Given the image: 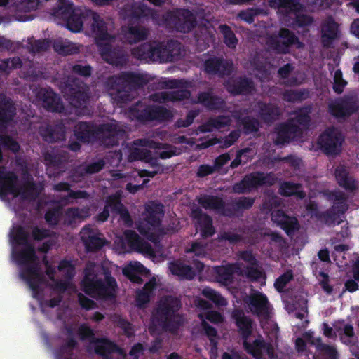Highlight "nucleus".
I'll return each instance as SVG.
<instances>
[{
  "instance_id": "42",
  "label": "nucleus",
  "mask_w": 359,
  "mask_h": 359,
  "mask_svg": "<svg viewBox=\"0 0 359 359\" xmlns=\"http://www.w3.org/2000/svg\"><path fill=\"white\" fill-rule=\"evenodd\" d=\"M338 27L336 22L329 20L324 26L321 41L324 47L329 48L337 37Z\"/></svg>"
},
{
  "instance_id": "1",
  "label": "nucleus",
  "mask_w": 359,
  "mask_h": 359,
  "mask_svg": "<svg viewBox=\"0 0 359 359\" xmlns=\"http://www.w3.org/2000/svg\"><path fill=\"white\" fill-rule=\"evenodd\" d=\"M74 135L83 143L99 141L107 147H113L119 144V138L125 134V130L118 124L111 122L99 125L93 122L80 121L74 126Z\"/></svg>"
},
{
  "instance_id": "61",
  "label": "nucleus",
  "mask_w": 359,
  "mask_h": 359,
  "mask_svg": "<svg viewBox=\"0 0 359 359\" xmlns=\"http://www.w3.org/2000/svg\"><path fill=\"white\" fill-rule=\"evenodd\" d=\"M55 50L60 55H70L76 54L79 51V48L73 43H56L54 46Z\"/></svg>"
},
{
  "instance_id": "2",
  "label": "nucleus",
  "mask_w": 359,
  "mask_h": 359,
  "mask_svg": "<svg viewBox=\"0 0 359 359\" xmlns=\"http://www.w3.org/2000/svg\"><path fill=\"white\" fill-rule=\"evenodd\" d=\"M148 82V79L144 74L123 71L109 76L104 86L114 102L122 104L132 101V92L144 87Z\"/></svg>"
},
{
  "instance_id": "44",
  "label": "nucleus",
  "mask_w": 359,
  "mask_h": 359,
  "mask_svg": "<svg viewBox=\"0 0 359 359\" xmlns=\"http://www.w3.org/2000/svg\"><path fill=\"white\" fill-rule=\"evenodd\" d=\"M302 184L292 182H284L280 186L279 193L283 196H296L299 198H304L306 196L305 192L301 189Z\"/></svg>"
},
{
  "instance_id": "49",
  "label": "nucleus",
  "mask_w": 359,
  "mask_h": 359,
  "mask_svg": "<svg viewBox=\"0 0 359 359\" xmlns=\"http://www.w3.org/2000/svg\"><path fill=\"white\" fill-rule=\"evenodd\" d=\"M151 121L164 122L172 118L173 114L170 109L163 106L150 105Z\"/></svg>"
},
{
  "instance_id": "27",
  "label": "nucleus",
  "mask_w": 359,
  "mask_h": 359,
  "mask_svg": "<svg viewBox=\"0 0 359 359\" xmlns=\"http://www.w3.org/2000/svg\"><path fill=\"white\" fill-rule=\"evenodd\" d=\"M15 107L11 98L0 94V132H4L15 117Z\"/></svg>"
},
{
  "instance_id": "14",
  "label": "nucleus",
  "mask_w": 359,
  "mask_h": 359,
  "mask_svg": "<svg viewBox=\"0 0 359 359\" xmlns=\"http://www.w3.org/2000/svg\"><path fill=\"white\" fill-rule=\"evenodd\" d=\"M69 154L63 149L52 150L43 153L46 171L50 177H58L68 162Z\"/></svg>"
},
{
  "instance_id": "59",
  "label": "nucleus",
  "mask_w": 359,
  "mask_h": 359,
  "mask_svg": "<svg viewBox=\"0 0 359 359\" xmlns=\"http://www.w3.org/2000/svg\"><path fill=\"white\" fill-rule=\"evenodd\" d=\"M256 266H247L244 270L245 277L252 283L259 282L261 280L264 281L266 279L265 273L255 267Z\"/></svg>"
},
{
  "instance_id": "48",
  "label": "nucleus",
  "mask_w": 359,
  "mask_h": 359,
  "mask_svg": "<svg viewBox=\"0 0 359 359\" xmlns=\"http://www.w3.org/2000/svg\"><path fill=\"white\" fill-rule=\"evenodd\" d=\"M76 9L73 3L69 0H57V6L53 9V14L65 20Z\"/></svg>"
},
{
  "instance_id": "26",
  "label": "nucleus",
  "mask_w": 359,
  "mask_h": 359,
  "mask_svg": "<svg viewBox=\"0 0 359 359\" xmlns=\"http://www.w3.org/2000/svg\"><path fill=\"white\" fill-rule=\"evenodd\" d=\"M226 90L233 95L251 94L255 90L254 82L246 76H239L226 82Z\"/></svg>"
},
{
  "instance_id": "10",
  "label": "nucleus",
  "mask_w": 359,
  "mask_h": 359,
  "mask_svg": "<svg viewBox=\"0 0 359 359\" xmlns=\"http://www.w3.org/2000/svg\"><path fill=\"white\" fill-rule=\"evenodd\" d=\"M63 93L69 103L76 108L85 107L89 100L88 87L78 78L68 77Z\"/></svg>"
},
{
  "instance_id": "3",
  "label": "nucleus",
  "mask_w": 359,
  "mask_h": 359,
  "mask_svg": "<svg viewBox=\"0 0 359 359\" xmlns=\"http://www.w3.org/2000/svg\"><path fill=\"white\" fill-rule=\"evenodd\" d=\"M181 43L177 40H168L166 43L146 42L132 50L133 55L140 60H149L161 63L172 62L180 55Z\"/></svg>"
},
{
  "instance_id": "28",
  "label": "nucleus",
  "mask_w": 359,
  "mask_h": 359,
  "mask_svg": "<svg viewBox=\"0 0 359 359\" xmlns=\"http://www.w3.org/2000/svg\"><path fill=\"white\" fill-rule=\"evenodd\" d=\"M38 96L42 101L43 108L48 111L60 112L64 109L60 97L50 88H41Z\"/></svg>"
},
{
  "instance_id": "50",
  "label": "nucleus",
  "mask_w": 359,
  "mask_h": 359,
  "mask_svg": "<svg viewBox=\"0 0 359 359\" xmlns=\"http://www.w3.org/2000/svg\"><path fill=\"white\" fill-rule=\"evenodd\" d=\"M218 282L229 285L233 282L235 266L233 265L221 266L215 269Z\"/></svg>"
},
{
  "instance_id": "21",
  "label": "nucleus",
  "mask_w": 359,
  "mask_h": 359,
  "mask_svg": "<svg viewBox=\"0 0 359 359\" xmlns=\"http://www.w3.org/2000/svg\"><path fill=\"white\" fill-rule=\"evenodd\" d=\"M191 216L196 221L203 238H210L215 234V229L212 217L208 214L204 213L199 207L191 209Z\"/></svg>"
},
{
  "instance_id": "37",
  "label": "nucleus",
  "mask_w": 359,
  "mask_h": 359,
  "mask_svg": "<svg viewBox=\"0 0 359 359\" xmlns=\"http://www.w3.org/2000/svg\"><path fill=\"white\" fill-rule=\"evenodd\" d=\"M70 188L71 185L66 182H60L53 186V190L55 191H68V194L61 198L60 201L63 204L66 205L72 203V201H70V199L87 198L88 197V194L86 191H74Z\"/></svg>"
},
{
  "instance_id": "5",
  "label": "nucleus",
  "mask_w": 359,
  "mask_h": 359,
  "mask_svg": "<svg viewBox=\"0 0 359 359\" xmlns=\"http://www.w3.org/2000/svg\"><path fill=\"white\" fill-rule=\"evenodd\" d=\"M93 263H88L84 269V276L81 282L82 290L95 299L111 301L116 297L118 285H109L108 282L98 278Z\"/></svg>"
},
{
  "instance_id": "63",
  "label": "nucleus",
  "mask_w": 359,
  "mask_h": 359,
  "mask_svg": "<svg viewBox=\"0 0 359 359\" xmlns=\"http://www.w3.org/2000/svg\"><path fill=\"white\" fill-rule=\"evenodd\" d=\"M77 332L79 339L81 341L88 340L90 344H93L95 341V339H97L95 337L94 330L89 325L85 323L81 324L79 327Z\"/></svg>"
},
{
  "instance_id": "18",
  "label": "nucleus",
  "mask_w": 359,
  "mask_h": 359,
  "mask_svg": "<svg viewBox=\"0 0 359 359\" xmlns=\"http://www.w3.org/2000/svg\"><path fill=\"white\" fill-rule=\"evenodd\" d=\"M38 132L43 141L48 143L62 141L66 137V126L62 121L53 123H43L39 127Z\"/></svg>"
},
{
  "instance_id": "55",
  "label": "nucleus",
  "mask_w": 359,
  "mask_h": 359,
  "mask_svg": "<svg viewBox=\"0 0 359 359\" xmlns=\"http://www.w3.org/2000/svg\"><path fill=\"white\" fill-rule=\"evenodd\" d=\"M316 217L327 226L334 225L335 224H339L340 223L338 220L341 216L331 208L325 211L319 212Z\"/></svg>"
},
{
  "instance_id": "39",
  "label": "nucleus",
  "mask_w": 359,
  "mask_h": 359,
  "mask_svg": "<svg viewBox=\"0 0 359 359\" xmlns=\"http://www.w3.org/2000/svg\"><path fill=\"white\" fill-rule=\"evenodd\" d=\"M89 10H82L76 8L72 14L69 15L65 21L67 24L68 29L73 32H79L83 29V20L86 18L90 17V14H87Z\"/></svg>"
},
{
  "instance_id": "17",
  "label": "nucleus",
  "mask_w": 359,
  "mask_h": 359,
  "mask_svg": "<svg viewBox=\"0 0 359 359\" xmlns=\"http://www.w3.org/2000/svg\"><path fill=\"white\" fill-rule=\"evenodd\" d=\"M302 128L288 119L276 128V137L274 142L276 145H284L302 137Z\"/></svg>"
},
{
  "instance_id": "45",
  "label": "nucleus",
  "mask_w": 359,
  "mask_h": 359,
  "mask_svg": "<svg viewBox=\"0 0 359 359\" xmlns=\"http://www.w3.org/2000/svg\"><path fill=\"white\" fill-rule=\"evenodd\" d=\"M309 96L310 92L306 88L299 90L287 89L283 93V100L291 103L301 102L308 99Z\"/></svg>"
},
{
  "instance_id": "62",
  "label": "nucleus",
  "mask_w": 359,
  "mask_h": 359,
  "mask_svg": "<svg viewBox=\"0 0 359 359\" xmlns=\"http://www.w3.org/2000/svg\"><path fill=\"white\" fill-rule=\"evenodd\" d=\"M62 215V209L60 207L49 208L44 215L46 222L50 226H56L58 224Z\"/></svg>"
},
{
  "instance_id": "52",
  "label": "nucleus",
  "mask_w": 359,
  "mask_h": 359,
  "mask_svg": "<svg viewBox=\"0 0 359 359\" xmlns=\"http://www.w3.org/2000/svg\"><path fill=\"white\" fill-rule=\"evenodd\" d=\"M90 216V209L88 208H69L65 212V217L67 223L72 224L77 219H84Z\"/></svg>"
},
{
  "instance_id": "40",
  "label": "nucleus",
  "mask_w": 359,
  "mask_h": 359,
  "mask_svg": "<svg viewBox=\"0 0 359 359\" xmlns=\"http://www.w3.org/2000/svg\"><path fill=\"white\" fill-rule=\"evenodd\" d=\"M169 270L172 274L178 276L182 280H192L196 275L191 266L179 260L170 262Z\"/></svg>"
},
{
  "instance_id": "25",
  "label": "nucleus",
  "mask_w": 359,
  "mask_h": 359,
  "mask_svg": "<svg viewBox=\"0 0 359 359\" xmlns=\"http://www.w3.org/2000/svg\"><path fill=\"white\" fill-rule=\"evenodd\" d=\"M26 268L20 273V277L25 280L30 289L36 292L39 291V285L43 280V276L40 272L39 264L36 262L25 264Z\"/></svg>"
},
{
  "instance_id": "33",
  "label": "nucleus",
  "mask_w": 359,
  "mask_h": 359,
  "mask_svg": "<svg viewBox=\"0 0 359 359\" xmlns=\"http://www.w3.org/2000/svg\"><path fill=\"white\" fill-rule=\"evenodd\" d=\"M257 107L259 116L265 123H272L278 120L280 116L279 107L271 103L259 101Z\"/></svg>"
},
{
  "instance_id": "43",
  "label": "nucleus",
  "mask_w": 359,
  "mask_h": 359,
  "mask_svg": "<svg viewBox=\"0 0 359 359\" xmlns=\"http://www.w3.org/2000/svg\"><path fill=\"white\" fill-rule=\"evenodd\" d=\"M125 36L128 43H136L147 38L148 30L142 26H130L127 28Z\"/></svg>"
},
{
  "instance_id": "58",
  "label": "nucleus",
  "mask_w": 359,
  "mask_h": 359,
  "mask_svg": "<svg viewBox=\"0 0 359 359\" xmlns=\"http://www.w3.org/2000/svg\"><path fill=\"white\" fill-rule=\"evenodd\" d=\"M271 6L289 9L291 11H299L301 4L298 0H269Z\"/></svg>"
},
{
  "instance_id": "23",
  "label": "nucleus",
  "mask_w": 359,
  "mask_h": 359,
  "mask_svg": "<svg viewBox=\"0 0 359 359\" xmlns=\"http://www.w3.org/2000/svg\"><path fill=\"white\" fill-rule=\"evenodd\" d=\"M87 14H90L93 19L92 32L95 34V40L96 45L105 41H113L116 39L114 35L108 32L106 22L100 17V15L93 11H88Z\"/></svg>"
},
{
  "instance_id": "53",
  "label": "nucleus",
  "mask_w": 359,
  "mask_h": 359,
  "mask_svg": "<svg viewBox=\"0 0 359 359\" xmlns=\"http://www.w3.org/2000/svg\"><path fill=\"white\" fill-rule=\"evenodd\" d=\"M219 30L223 36L224 43L229 48H235L238 40L231 27L224 24L219 26Z\"/></svg>"
},
{
  "instance_id": "60",
  "label": "nucleus",
  "mask_w": 359,
  "mask_h": 359,
  "mask_svg": "<svg viewBox=\"0 0 359 359\" xmlns=\"http://www.w3.org/2000/svg\"><path fill=\"white\" fill-rule=\"evenodd\" d=\"M29 233L25 230L22 226H18L12 233L11 239L13 243L19 245H25L29 244L28 242Z\"/></svg>"
},
{
  "instance_id": "7",
  "label": "nucleus",
  "mask_w": 359,
  "mask_h": 359,
  "mask_svg": "<svg viewBox=\"0 0 359 359\" xmlns=\"http://www.w3.org/2000/svg\"><path fill=\"white\" fill-rule=\"evenodd\" d=\"M163 24L179 32L188 33L196 26V19L188 8L168 11L163 15Z\"/></svg>"
},
{
  "instance_id": "47",
  "label": "nucleus",
  "mask_w": 359,
  "mask_h": 359,
  "mask_svg": "<svg viewBox=\"0 0 359 359\" xmlns=\"http://www.w3.org/2000/svg\"><path fill=\"white\" fill-rule=\"evenodd\" d=\"M124 236L127 244L131 249L141 250L143 248H149V244L144 241L141 237L133 230H126Z\"/></svg>"
},
{
  "instance_id": "15",
  "label": "nucleus",
  "mask_w": 359,
  "mask_h": 359,
  "mask_svg": "<svg viewBox=\"0 0 359 359\" xmlns=\"http://www.w3.org/2000/svg\"><path fill=\"white\" fill-rule=\"evenodd\" d=\"M244 350L255 359H263L265 353L269 359H275L277 355L275 353L273 346L270 342H266L262 337L259 336L252 343L248 340L243 341Z\"/></svg>"
},
{
  "instance_id": "51",
  "label": "nucleus",
  "mask_w": 359,
  "mask_h": 359,
  "mask_svg": "<svg viewBox=\"0 0 359 359\" xmlns=\"http://www.w3.org/2000/svg\"><path fill=\"white\" fill-rule=\"evenodd\" d=\"M255 203V198L252 197L241 196L236 198L232 202L233 216L235 213L242 214L244 210L250 209Z\"/></svg>"
},
{
  "instance_id": "6",
  "label": "nucleus",
  "mask_w": 359,
  "mask_h": 359,
  "mask_svg": "<svg viewBox=\"0 0 359 359\" xmlns=\"http://www.w3.org/2000/svg\"><path fill=\"white\" fill-rule=\"evenodd\" d=\"M164 213V206L162 203L151 201L146 204L144 212L142 214L144 222L137 226L140 233L148 240L154 242L156 236L153 230L161 226Z\"/></svg>"
},
{
  "instance_id": "4",
  "label": "nucleus",
  "mask_w": 359,
  "mask_h": 359,
  "mask_svg": "<svg viewBox=\"0 0 359 359\" xmlns=\"http://www.w3.org/2000/svg\"><path fill=\"white\" fill-rule=\"evenodd\" d=\"M181 307L180 298L172 295L165 296L159 301L153 313L154 318L163 330L176 333L184 322L179 313Z\"/></svg>"
},
{
  "instance_id": "9",
  "label": "nucleus",
  "mask_w": 359,
  "mask_h": 359,
  "mask_svg": "<svg viewBox=\"0 0 359 359\" xmlns=\"http://www.w3.org/2000/svg\"><path fill=\"white\" fill-rule=\"evenodd\" d=\"M34 188V182H28L23 191H21L18 187V175L13 171L0 169V198L2 200H4L8 194H12L14 197L21 195L26 198L27 196L30 195Z\"/></svg>"
},
{
  "instance_id": "29",
  "label": "nucleus",
  "mask_w": 359,
  "mask_h": 359,
  "mask_svg": "<svg viewBox=\"0 0 359 359\" xmlns=\"http://www.w3.org/2000/svg\"><path fill=\"white\" fill-rule=\"evenodd\" d=\"M231 318L238 327L242 341L248 340L252 333V320L245 316L244 311L240 309H234L231 313Z\"/></svg>"
},
{
  "instance_id": "16",
  "label": "nucleus",
  "mask_w": 359,
  "mask_h": 359,
  "mask_svg": "<svg viewBox=\"0 0 359 359\" xmlns=\"http://www.w3.org/2000/svg\"><path fill=\"white\" fill-rule=\"evenodd\" d=\"M250 311L258 317L268 318L270 314V302L262 292L255 291L245 299Z\"/></svg>"
},
{
  "instance_id": "64",
  "label": "nucleus",
  "mask_w": 359,
  "mask_h": 359,
  "mask_svg": "<svg viewBox=\"0 0 359 359\" xmlns=\"http://www.w3.org/2000/svg\"><path fill=\"white\" fill-rule=\"evenodd\" d=\"M202 294L218 306L226 305V300L221 294L210 287L204 288Z\"/></svg>"
},
{
  "instance_id": "32",
  "label": "nucleus",
  "mask_w": 359,
  "mask_h": 359,
  "mask_svg": "<svg viewBox=\"0 0 359 359\" xmlns=\"http://www.w3.org/2000/svg\"><path fill=\"white\" fill-rule=\"evenodd\" d=\"M233 118L236 120V126L245 135L251 133H256L259 129V121L252 116H243L240 111H235Z\"/></svg>"
},
{
  "instance_id": "22",
  "label": "nucleus",
  "mask_w": 359,
  "mask_h": 359,
  "mask_svg": "<svg viewBox=\"0 0 359 359\" xmlns=\"http://www.w3.org/2000/svg\"><path fill=\"white\" fill-rule=\"evenodd\" d=\"M123 11L129 22H142L149 17H154V11L143 4L134 3L126 5Z\"/></svg>"
},
{
  "instance_id": "35",
  "label": "nucleus",
  "mask_w": 359,
  "mask_h": 359,
  "mask_svg": "<svg viewBox=\"0 0 359 359\" xmlns=\"http://www.w3.org/2000/svg\"><path fill=\"white\" fill-rule=\"evenodd\" d=\"M312 105L306 104L291 111L290 114L294 115L289 119L294 123L299 126L302 130L307 129L311 123L310 114L312 112Z\"/></svg>"
},
{
  "instance_id": "34",
  "label": "nucleus",
  "mask_w": 359,
  "mask_h": 359,
  "mask_svg": "<svg viewBox=\"0 0 359 359\" xmlns=\"http://www.w3.org/2000/svg\"><path fill=\"white\" fill-rule=\"evenodd\" d=\"M197 100L198 103L210 111L221 109L225 104L223 99L217 95H214L210 91L198 93Z\"/></svg>"
},
{
  "instance_id": "31",
  "label": "nucleus",
  "mask_w": 359,
  "mask_h": 359,
  "mask_svg": "<svg viewBox=\"0 0 359 359\" xmlns=\"http://www.w3.org/2000/svg\"><path fill=\"white\" fill-rule=\"evenodd\" d=\"M334 177L337 184L344 190L353 192L358 189L357 181L349 173L346 166L340 165L334 170Z\"/></svg>"
},
{
  "instance_id": "12",
  "label": "nucleus",
  "mask_w": 359,
  "mask_h": 359,
  "mask_svg": "<svg viewBox=\"0 0 359 359\" xmlns=\"http://www.w3.org/2000/svg\"><path fill=\"white\" fill-rule=\"evenodd\" d=\"M344 141V137L341 133L332 126L327 128L320 134L318 144L325 154L334 156L341 152Z\"/></svg>"
},
{
  "instance_id": "8",
  "label": "nucleus",
  "mask_w": 359,
  "mask_h": 359,
  "mask_svg": "<svg viewBox=\"0 0 359 359\" xmlns=\"http://www.w3.org/2000/svg\"><path fill=\"white\" fill-rule=\"evenodd\" d=\"M267 45L277 54H288L291 49L296 46L297 48L303 47V43L292 30L282 27L277 34L270 35L267 39Z\"/></svg>"
},
{
  "instance_id": "38",
  "label": "nucleus",
  "mask_w": 359,
  "mask_h": 359,
  "mask_svg": "<svg viewBox=\"0 0 359 359\" xmlns=\"http://www.w3.org/2000/svg\"><path fill=\"white\" fill-rule=\"evenodd\" d=\"M12 255L19 265H25L38 261L34 247L31 243L24 245V248L19 251H13Z\"/></svg>"
},
{
  "instance_id": "11",
  "label": "nucleus",
  "mask_w": 359,
  "mask_h": 359,
  "mask_svg": "<svg viewBox=\"0 0 359 359\" xmlns=\"http://www.w3.org/2000/svg\"><path fill=\"white\" fill-rule=\"evenodd\" d=\"M358 109L356 99L345 95L337 97L327 104V112L338 121H344L355 114Z\"/></svg>"
},
{
  "instance_id": "13",
  "label": "nucleus",
  "mask_w": 359,
  "mask_h": 359,
  "mask_svg": "<svg viewBox=\"0 0 359 359\" xmlns=\"http://www.w3.org/2000/svg\"><path fill=\"white\" fill-rule=\"evenodd\" d=\"M113 41H105L97 44V49L102 58L108 64L114 66L125 65L128 60V55L122 46L114 45Z\"/></svg>"
},
{
  "instance_id": "20",
  "label": "nucleus",
  "mask_w": 359,
  "mask_h": 359,
  "mask_svg": "<svg viewBox=\"0 0 359 359\" xmlns=\"http://www.w3.org/2000/svg\"><path fill=\"white\" fill-rule=\"evenodd\" d=\"M203 69L208 74L223 76L230 75L233 67L231 62L222 57H212L205 60Z\"/></svg>"
},
{
  "instance_id": "46",
  "label": "nucleus",
  "mask_w": 359,
  "mask_h": 359,
  "mask_svg": "<svg viewBox=\"0 0 359 359\" xmlns=\"http://www.w3.org/2000/svg\"><path fill=\"white\" fill-rule=\"evenodd\" d=\"M250 182L252 189L257 188L263 185H272L273 178L270 174H264L262 172H252L245 175Z\"/></svg>"
},
{
  "instance_id": "41",
  "label": "nucleus",
  "mask_w": 359,
  "mask_h": 359,
  "mask_svg": "<svg viewBox=\"0 0 359 359\" xmlns=\"http://www.w3.org/2000/svg\"><path fill=\"white\" fill-rule=\"evenodd\" d=\"M93 344L95 353L104 358L118 351L117 344L107 338H97Z\"/></svg>"
},
{
  "instance_id": "30",
  "label": "nucleus",
  "mask_w": 359,
  "mask_h": 359,
  "mask_svg": "<svg viewBox=\"0 0 359 359\" xmlns=\"http://www.w3.org/2000/svg\"><path fill=\"white\" fill-rule=\"evenodd\" d=\"M197 202L205 210H217L227 217H232L233 212L230 208H225L223 199L217 196L201 195L197 198Z\"/></svg>"
},
{
  "instance_id": "36",
  "label": "nucleus",
  "mask_w": 359,
  "mask_h": 359,
  "mask_svg": "<svg viewBox=\"0 0 359 359\" xmlns=\"http://www.w3.org/2000/svg\"><path fill=\"white\" fill-rule=\"evenodd\" d=\"M327 197L329 201L334 202L330 208L338 215L341 216L347 211L348 208V196L344 192L340 190L330 191L327 193Z\"/></svg>"
},
{
  "instance_id": "56",
  "label": "nucleus",
  "mask_w": 359,
  "mask_h": 359,
  "mask_svg": "<svg viewBox=\"0 0 359 359\" xmlns=\"http://www.w3.org/2000/svg\"><path fill=\"white\" fill-rule=\"evenodd\" d=\"M131 116L142 123L151 122L150 106L146 107L144 109H138L133 107L130 109Z\"/></svg>"
},
{
  "instance_id": "57",
  "label": "nucleus",
  "mask_w": 359,
  "mask_h": 359,
  "mask_svg": "<svg viewBox=\"0 0 359 359\" xmlns=\"http://www.w3.org/2000/svg\"><path fill=\"white\" fill-rule=\"evenodd\" d=\"M287 309L289 313L297 311L294 313L295 318L302 320L304 318L306 314L308 313L307 302L304 300H302L301 302H292L287 306Z\"/></svg>"
},
{
  "instance_id": "24",
  "label": "nucleus",
  "mask_w": 359,
  "mask_h": 359,
  "mask_svg": "<svg viewBox=\"0 0 359 359\" xmlns=\"http://www.w3.org/2000/svg\"><path fill=\"white\" fill-rule=\"evenodd\" d=\"M271 220L282 229L287 236L294 235L299 229L297 219L295 217L287 215L282 210L272 212Z\"/></svg>"
},
{
  "instance_id": "19",
  "label": "nucleus",
  "mask_w": 359,
  "mask_h": 359,
  "mask_svg": "<svg viewBox=\"0 0 359 359\" xmlns=\"http://www.w3.org/2000/svg\"><path fill=\"white\" fill-rule=\"evenodd\" d=\"M81 238L87 252H97L107 243L105 238L90 225L84 226L81 231Z\"/></svg>"
},
{
  "instance_id": "54",
  "label": "nucleus",
  "mask_w": 359,
  "mask_h": 359,
  "mask_svg": "<svg viewBox=\"0 0 359 359\" xmlns=\"http://www.w3.org/2000/svg\"><path fill=\"white\" fill-rule=\"evenodd\" d=\"M143 269L144 268L142 264L136 263L135 265H130L128 267L124 269L123 272L131 282L142 284L143 280L137 273L141 272Z\"/></svg>"
}]
</instances>
